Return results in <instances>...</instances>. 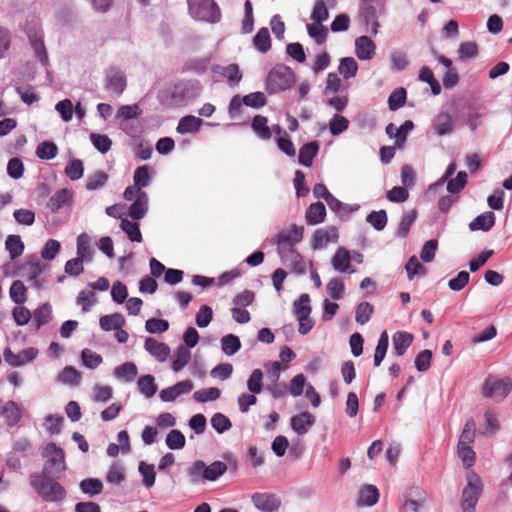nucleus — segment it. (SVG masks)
I'll list each match as a JSON object with an SVG mask.
<instances>
[{
    "mask_svg": "<svg viewBox=\"0 0 512 512\" xmlns=\"http://www.w3.org/2000/svg\"><path fill=\"white\" fill-rule=\"evenodd\" d=\"M512 389V382L509 378L496 379L493 376L486 378L482 394L496 402H500L507 397Z\"/></svg>",
    "mask_w": 512,
    "mask_h": 512,
    "instance_id": "nucleus-7",
    "label": "nucleus"
},
{
    "mask_svg": "<svg viewBox=\"0 0 512 512\" xmlns=\"http://www.w3.org/2000/svg\"><path fill=\"white\" fill-rule=\"evenodd\" d=\"M414 128V124L412 121H405L400 127H397L395 124L390 123L386 127V134L390 138L395 139V143L398 147H400L407 138V134Z\"/></svg>",
    "mask_w": 512,
    "mask_h": 512,
    "instance_id": "nucleus-21",
    "label": "nucleus"
},
{
    "mask_svg": "<svg viewBox=\"0 0 512 512\" xmlns=\"http://www.w3.org/2000/svg\"><path fill=\"white\" fill-rule=\"evenodd\" d=\"M326 208L322 202L311 204L306 210L305 220L308 225H317L324 221Z\"/></svg>",
    "mask_w": 512,
    "mask_h": 512,
    "instance_id": "nucleus-27",
    "label": "nucleus"
},
{
    "mask_svg": "<svg viewBox=\"0 0 512 512\" xmlns=\"http://www.w3.org/2000/svg\"><path fill=\"white\" fill-rule=\"evenodd\" d=\"M465 486L461 492L460 507L462 512H475L476 505L483 493L481 477L470 470L465 474Z\"/></svg>",
    "mask_w": 512,
    "mask_h": 512,
    "instance_id": "nucleus-2",
    "label": "nucleus"
},
{
    "mask_svg": "<svg viewBox=\"0 0 512 512\" xmlns=\"http://www.w3.org/2000/svg\"><path fill=\"white\" fill-rule=\"evenodd\" d=\"M191 353L189 349L180 345L175 351V359L172 362V369L175 372L182 370L190 361Z\"/></svg>",
    "mask_w": 512,
    "mask_h": 512,
    "instance_id": "nucleus-42",
    "label": "nucleus"
},
{
    "mask_svg": "<svg viewBox=\"0 0 512 512\" xmlns=\"http://www.w3.org/2000/svg\"><path fill=\"white\" fill-rule=\"evenodd\" d=\"M263 378V371L258 368L254 369L246 383L248 391L253 394H260L263 391Z\"/></svg>",
    "mask_w": 512,
    "mask_h": 512,
    "instance_id": "nucleus-43",
    "label": "nucleus"
},
{
    "mask_svg": "<svg viewBox=\"0 0 512 512\" xmlns=\"http://www.w3.org/2000/svg\"><path fill=\"white\" fill-rule=\"evenodd\" d=\"M380 492L375 485L365 484L359 489L358 506L372 507L379 501Z\"/></svg>",
    "mask_w": 512,
    "mask_h": 512,
    "instance_id": "nucleus-20",
    "label": "nucleus"
},
{
    "mask_svg": "<svg viewBox=\"0 0 512 512\" xmlns=\"http://www.w3.org/2000/svg\"><path fill=\"white\" fill-rule=\"evenodd\" d=\"M52 477L50 475L33 473L30 475V485L44 501H62L66 497V490Z\"/></svg>",
    "mask_w": 512,
    "mask_h": 512,
    "instance_id": "nucleus-1",
    "label": "nucleus"
},
{
    "mask_svg": "<svg viewBox=\"0 0 512 512\" xmlns=\"http://www.w3.org/2000/svg\"><path fill=\"white\" fill-rule=\"evenodd\" d=\"M148 201L147 193L139 192V196L129 207V216L135 221L144 218L148 212Z\"/></svg>",
    "mask_w": 512,
    "mask_h": 512,
    "instance_id": "nucleus-24",
    "label": "nucleus"
},
{
    "mask_svg": "<svg viewBox=\"0 0 512 512\" xmlns=\"http://www.w3.org/2000/svg\"><path fill=\"white\" fill-rule=\"evenodd\" d=\"M80 490L90 497L100 494L103 490V483L97 478H86L79 484Z\"/></svg>",
    "mask_w": 512,
    "mask_h": 512,
    "instance_id": "nucleus-41",
    "label": "nucleus"
},
{
    "mask_svg": "<svg viewBox=\"0 0 512 512\" xmlns=\"http://www.w3.org/2000/svg\"><path fill=\"white\" fill-rule=\"evenodd\" d=\"M133 181L138 190L148 187L151 182V168L148 165L136 168L133 175Z\"/></svg>",
    "mask_w": 512,
    "mask_h": 512,
    "instance_id": "nucleus-35",
    "label": "nucleus"
},
{
    "mask_svg": "<svg viewBox=\"0 0 512 512\" xmlns=\"http://www.w3.org/2000/svg\"><path fill=\"white\" fill-rule=\"evenodd\" d=\"M144 348L159 362H164L170 355V347L152 337H148L145 340Z\"/></svg>",
    "mask_w": 512,
    "mask_h": 512,
    "instance_id": "nucleus-18",
    "label": "nucleus"
},
{
    "mask_svg": "<svg viewBox=\"0 0 512 512\" xmlns=\"http://www.w3.org/2000/svg\"><path fill=\"white\" fill-rule=\"evenodd\" d=\"M25 33L28 37L29 43L39 59L41 64L45 67L49 64L48 54L43 41V31L38 23L28 24Z\"/></svg>",
    "mask_w": 512,
    "mask_h": 512,
    "instance_id": "nucleus-8",
    "label": "nucleus"
},
{
    "mask_svg": "<svg viewBox=\"0 0 512 512\" xmlns=\"http://www.w3.org/2000/svg\"><path fill=\"white\" fill-rule=\"evenodd\" d=\"M81 360L85 367L95 369L102 363V356L88 348L81 352Z\"/></svg>",
    "mask_w": 512,
    "mask_h": 512,
    "instance_id": "nucleus-61",
    "label": "nucleus"
},
{
    "mask_svg": "<svg viewBox=\"0 0 512 512\" xmlns=\"http://www.w3.org/2000/svg\"><path fill=\"white\" fill-rule=\"evenodd\" d=\"M210 423L212 428L219 434L228 431L232 427L230 419L220 412L215 413L211 417Z\"/></svg>",
    "mask_w": 512,
    "mask_h": 512,
    "instance_id": "nucleus-59",
    "label": "nucleus"
},
{
    "mask_svg": "<svg viewBox=\"0 0 512 512\" xmlns=\"http://www.w3.org/2000/svg\"><path fill=\"white\" fill-rule=\"evenodd\" d=\"M43 457L47 458L43 470L40 474L55 476L65 471V455L62 448L55 443H48L42 452Z\"/></svg>",
    "mask_w": 512,
    "mask_h": 512,
    "instance_id": "nucleus-5",
    "label": "nucleus"
},
{
    "mask_svg": "<svg viewBox=\"0 0 512 512\" xmlns=\"http://www.w3.org/2000/svg\"><path fill=\"white\" fill-rule=\"evenodd\" d=\"M205 463L202 460L194 461L187 469V474L191 484H199L205 480Z\"/></svg>",
    "mask_w": 512,
    "mask_h": 512,
    "instance_id": "nucleus-39",
    "label": "nucleus"
},
{
    "mask_svg": "<svg viewBox=\"0 0 512 512\" xmlns=\"http://www.w3.org/2000/svg\"><path fill=\"white\" fill-rule=\"evenodd\" d=\"M355 54L360 60H371L376 55V45L368 36H360L355 40Z\"/></svg>",
    "mask_w": 512,
    "mask_h": 512,
    "instance_id": "nucleus-16",
    "label": "nucleus"
},
{
    "mask_svg": "<svg viewBox=\"0 0 512 512\" xmlns=\"http://www.w3.org/2000/svg\"><path fill=\"white\" fill-rule=\"evenodd\" d=\"M389 346V337L386 331H383L379 337L375 353L374 365L379 366L385 358Z\"/></svg>",
    "mask_w": 512,
    "mask_h": 512,
    "instance_id": "nucleus-48",
    "label": "nucleus"
},
{
    "mask_svg": "<svg viewBox=\"0 0 512 512\" xmlns=\"http://www.w3.org/2000/svg\"><path fill=\"white\" fill-rule=\"evenodd\" d=\"M51 319L52 308L48 303L41 305L33 313V320L36 325V330L49 323Z\"/></svg>",
    "mask_w": 512,
    "mask_h": 512,
    "instance_id": "nucleus-37",
    "label": "nucleus"
},
{
    "mask_svg": "<svg viewBox=\"0 0 512 512\" xmlns=\"http://www.w3.org/2000/svg\"><path fill=\"white\" fill-rule=\"evenodd\" d=\"M58 381L66 384L77 386L81 382V374L72 366H66L58 375Z\"/></svg>",
    "mask_w": 512,
    "mask_h": 512,
    "instance_id": "nucleus-40",
    "label": "nucleus"
},
{
    "mask_svg": "<svg viewBox=\"0 0 512 512\" xmlns=\"http://www.w3.org/2000/svg\"><path fill=\"white\" fill-rule=\"evenodd\" d=\"M295 82L294 72L285 65H276L266 79V90L270 94L279 93L290 88Z\"/></svg>",
    "mask_w": 512,
    "mask_h": 512,
    "instance_id": "nucleus-3",
    "label": "nucleus"
},
{
    "mask_svg": "<svg viewBox=\"0 0 512 512\" xmlns=\"http://www.w3.org/2000/svg\"><path fill=\"white\" fill-rule=\"evenodd\" d=\"M475 439V421L468 419L459 437L458 446H471Z\"/></svg>",
    "mask_w": 512,
    "mask_h": 512,
    "instance_id": "nucleus-52",
    "label": "nucleus"
},
{
    "mask_svg": "<svg viewBox=\"0 0 512 512\" xmlns=\"http://www.w3.org/2000/svg\"><path fill=\"white\" fill-rule=\"evenodd\" d=\"M267 123L268 119L262 115H256L252 120V129L262 140H269L271 138V130Z\"/></svg>",
    "mask_w": 512,
    "mask_h": 512,
    "instance_id": "nucleus-36",
    "label": "nucleus"
},
{
    "mask_svg": "<svg viewBox=\"0 0 512 512\" xmlns=\"http://www.w3.org/2000/svg\"><path fill=\"white\" fill-rule=\"evenodd\" d=\"M138 471L143 478V484L147 488H150L155 484L156 473L154 465L141 461L138 466Z\"/></svg>",
    "mask_w": 512,
    "mask_h": 512,
    "instance_id": "nucleus-58",
    "label": "nucleus"
},
{
    "mask_svg": "<svg viewBox=\"0 0 512 512\" xmlns=\"http://www.w3.org/2000/svg\"><path fill=\"white\" fill-rule=\"evenodd\" d=\"M392 341L395 353L402 356L411 345L413 336L408 332L398 331L393 335Z\"/></svg>",
    "mask_w": 512,
    "mask_h": 512,
    "instance_id": "nucleus-32",
    "label": "nucleus"
},
{
    "mask_svg": "<svg viewBox=\"0 0 512 512\" xmlns=\"http://www.w3.org/2000/svg\"><path fill=\"white\" fill-rule=\"evenodd\" d=\"M495 219V214L493 212H484L469 223V229L471 231L481 230L487 232L495 225Z\"/></svg>",
    "mask_w": 512,
    "mask_h": 512,
    "instance_id": "nucleus-26",
    "label": "nucleus"
},
{
    "mask_svg": "<svg viewBox=\"0 0 512 512\" xmlns=\"http://www.w3.org/2000/svg\"><path fill=\"white\" fill-rule=\"evenodd\" d=\"M336 0H317L311 13V20L315 23H323L329 17L327 6L334 7Z\"/></svg>",
    "mask_w": 512,
    "mask_h": 512,
    "instance_id": "nucleus-29",
    "label": "nucleus"
},
{
    "mask_svg": "<svg viewBox=\"0 0 512 512\" xmlns=\"http://www.w3.org/2000/svg\"><path fill=\"white\" fill-rule=\"evenodd\" d=\"M282 263L290 268L294 273L303 275L306 273V263L300 253L296 250H288L277 253Z\"/></svg>",
    "mask_w": 512,
    "mask_h": 512,
    "instance_id": "nucleus-13",
    "label": "nucleus"
},
{
    "mask_svg": "<svg viewBox=\"0 0 512 512\" xmlns=\"http://www.w3.org/2000/svg\"><path fill=\"white\" fill-rule=\"evenodd\" d=\"M221 395V392L216 387L204 388L194 392L193 399L198 403H205L208 401H215Z\"/></svg>",
    "mask_w": 512,
    "mask_h": 512,
    "instance_id": "nucleus-54",
    "label": "nucleus"
},
{
    "mask_svg": "<svg viewBox=\"0 0 512 512\" xmlns=\"http://www.w3.org/2000/svg\"><path fill=\"white\" fill-rule=\"evenodd\" d=\"M241 348L239 338L233 334H228L221 339L222 352L227 356H232L237 353Z\"/></svg>",
    "mask_w": 512,
    "mask_h": 512,
    "instance_id": "nucleus-44",
    "label": "nucleus"
},
{
    "mask_svg": "<svg viewBox=\"0 0 512 512\" xmlns=\"http://www.w3.org/2000/svg\"><path fill=\"white\" fill-rule=\"evenodd\" d=\"M73 200V191L67 188L57 190L48 200L47 207L56 212L61 208L71 205Z\"/></svg>",
    "mask_w": 512,
    "mask_h": 512,
    "instance_id": "nucleus-19",
    "label": "nucleus"
},
{
    "mask_svg": "<svg viewBox=\"0 0 512 512\" xmlns=\"http://www.w3.org/2000/svg\"><path fill=\"white\" fill-rule=\"evenodd\" d=\"M253 41L257 50L262 53H266L271 48V39L267 28L259 29Z\"/></svg>",
    "mask_w": 512,
    "mask_h": 512,
    "instance_id": "nucleus-60",
    "label": "nucleus"
},
{
    "mask_svg": "<svg viewBox=\"0 0 512 512\" xmlns=\"http://www.w3.org/2000/svg\"><path fill=\"white\" fill-rule=\"evenodd\" d=\"M105 87L110 93L119 96L126 88V79L121 72L111 71L107 74Z\"/></svg>",
    "mask_w": 512,
    "mask_h": 512,
    "instance_id": "nucleus-25",
    "label": "nucleus"
},
{
    "mask_svg": "<svg viewBox=\"0 0 512 512\" xmlns=\"http://www.w3.org/2000/svg\"><path fill=\"white\" fill-rule=\"evenodd\" d=\"M252 502L262 512H275L281 505L279 497L270 493H254L252 495Z\"/></svg>",
    "mask_w": 512,
    "mask_h": 512,
    "instance_id": "nucleus-14",
    "label": "nucleus"
},
{
    "mask_svg": "<svg viewBox=\"0 0 512 512\" xmlns=\"http://www.w3.org/2000/svg\"><path fill=\"white\" fill-rule=\"evenodd\" d=\"M9 295H10L11 300L14 303H16L18 305L25 303L27 298H26V287H25L24 283L20 280L14 281L10 287Z\"/></svg>",
    "mask_w": 512,
    "mask_h": 512,
    "instance_id": "nucleus-53",
    "label": "nucleus"
},
{
    "mask_svg": "<svg viewBox=\"0 0 512 512\" xmlns=\"http://www.w3.org/2000/svg\"><path fill=\"white\" fill-rule=\"evenodd\" d=\"M304 227L291 225L288 230L281 231L276 237L277 253L295 249V245L302 241Z\"/></svg>",
    "mask_w": 512,
    "mask_h": 512,
    "instance_id": "nucleus-9",
    "label": "nucleus"
},
{
    "mask_svg": "<svg viewBox=\"0 0 512 512\" xmlns=\"http://www.w3.org/2000/svg\"><path fill=\"white\" fill-rule=\"evenodd\" d=\"M202 124V119L193 115H187L180 119L176 130L180 134L194 133L199 131Z\"/></svg>",
    "mask_w": 512,
    "mask_h": 512,
    "instance_id": "nucleus-30",
    "label": "nucleus"
},
{
    "mask_svg": "<svg viewBox=\"0 0 512 512\" xmlns=\"http://www.w3.org/2000/svg\"><path fill=\"white\" fill-rule=\"evenodd\" d=\"M5 247L12 260L19 257L24 251V244L19 235H9L5 241Z\"/></svg>",
    "mask_w": 512,
    "mask_h": 512,
    "instance_id": "nucleus-45",
    "label": "nucleus"
},
{
    "mask_svg": "<svg viewBox=\"0 0 512 512\" xmlns=\"http://www.w3.org/2000/svg\"><path fill=\"white\" fill-rule=\"evenodd\" d=\"M366 221L377 231H382L387 225V213L385 210L372 211L366 217Z\"/></svg>",
    "mask_w": 512,
    "mask_h": 512,
    "instance_id": "nucleus-55",
    "label": "nucleus"
},
{
    "mask_svg": "<svg viewBox=\"0 0 512 512\" xmlns=\"http://www.w3.org/2000/svg\"><path fill=\"white\" fill-rule=\"evenodd\" d=\"M417 217L416 210H411L402 215L401 220L397 229V236L400 238H405L410 230V227L414 223Z\"/></svg>",
    "mask_w": 512,
    "mask_h": 512,
    "instance_id": "nucleus-51",
    "label": "nucleus"
},
{
    "mask_svg": "<svg viewBox=\"0 0 512 512\" xmlns=\"http://www.w3.org/2000/svg\"><path fill=\"white\" fill-rule=\"evenodd\" d=\"M348 127L349 120L340 114H334L329 121V130L330 133L334 136L340 135L346 131Z\"/></svg>",
    "mask_w": 512,
    "mask_h": 512,
    "instance_id": "nucleus-57",
    "label": "nucleus"
},
{
    "mask_svg": "<svg viewBox=\"0 0 512 512\" xmlns=\"http://www.w3.org/2000/svg\"><path fill=\"white\" fill-rule=\"evenodd\" d=\"M120 227L132 242H142V234L137 222H131L126 218H121Z\"/></svg>",
    "mask_w": 512,
    "mask_h": 512,
    "instance_id": "nucleus-46",
    "label": "nucleus"
},
{
    "mask_svg": "<svg viewBox=\"0 0 512 512\" xmlns=\"http://www.w3.org/2000/svg\"><path fill=\"white\" fill-rule=\"evenodd\" d=\"M38 355V350L34 347L26 348L18 354L12 352L10 348H5L3 352L4 360L11 367H20L32 362Z\"/></svg>",
    "mask_w": 512,
    "mask_h": 512,
    "instance_id": "nucleus-10",
    "label": "nucleus"
},
{
    "mask_svg": "<svg viewBox=\"0 0 512 512\" xmlns=\"http://www.w3.org/2000/svg\"><path fill=\"white\" fill-rule=\"evenodd\" d=\"M211 70L213 73L226 78L231 86L237 85L242 79V73L237 64H229L227 66L216 64L212 66Z\"/></svg>",
    "mask_w": 512,
    "mask_h": 512,
    "instance_id": "nucleus-23",
    "label": "nucleus"
},
{
    "mask_svg": "<svg viewBox=\"0 0 512 512\" xmlns=\"http://www.w3.org/2000/svg\"><path fill=\"white\" fill-rule=\"evenodd\" d=\"M137 373V366L133 362H125L115 367L113 370L115 378L125 382H132L137 376Z\"/></svg>",
    "mask_w": 512,
    "mask_h": 512,
    "instance_id": "nucleus-31",
    "label": "nucleus"
},
{
    "mask_svg": "<svg viewBox=\"0 0 512 512\" xmlns=\"http://www.w3.org/2000/svg\"><path fill=\"white\" fill-rule=\"evenodd\" d=\"M403 503L399 512H425L428 495L419 486H411L402 495Z\"/></svg>",
    "mask_w": 512,
    "mask_h": 512,
    "instance_id": "nucleus-6",
    "label": "nucleus"
},
{
    "mask_svg": "<svg viewBox=\"0 0 512 512\" xmlns=\"http://www.w3.org/2000/svg\"><path fill=\"white\" fill-rule=\"evenodd\" d=\"M145 329L151 334H162L169 329V322L164 319L150 318L145 323Z\"/></svg>",
    "mask_w": 512,
    "mask_h": 512,
    "instance_id": "nucleus-64",
    "label": "nucleus"
},
{
    "mask_svg": "<svg viewBox=\"0 0 512 512\" xmlns=\"http://www.w3.org/2000/svg\"><path fill=\"white\" fill-rule=\"evenodd\" d=\"M315 416L309 412H301L290 420L292 430L298 435H305L315 424Z\"/></svg>",
    "mask_w": 512,
    "mask_h": 512,
    "instance_id": "nucleus-17",
    "label": "nucleus"
},
{
    "mask_svg": "<svg viewBox=\"0 0 512 512\" xmlns=\"http://www.w3.org/2000/svg\"><path fill=\"white\" fill-rule=\"evenodd\" d=\"M58 147L53 142L45 141L40 143L36 149V155L42 160H50L57 156Z\"/></svg>",
    "mask_w": 512,
    "mask_h": 512,
    "instance_id": "nucleus-56",
    "label": "nucleus"
},
{
    "mask_svg": "<svg viewBox=\"0 0 512 512\" xmlns=\"http://www.w3.org/2000/svg\"><path fill=\"white\" fill-rule=\"evenodd\" d=\"M338 70L345 79H349L356 75L358 64L353 57H345L340 60Z\"/></svg>",
    "mask_w": 512,
    "mask_h": 512,
    "instance_id": "nucleus-49",
    "label": "nucleus"
},
{
    "mask_svg": "<svg viewBox=\"0 0 512 512\" xmlns=\"http://www.w3.org/2000/svg\"><path fill=\"white\" fill-rule=\"evenodd\" d=\"M431 129L438 136L449 135L454 130L452 117L447 112L438 113L432 120Z\"/></svg>",
    "mask_w": 512,
    "mask_h": 512,
    "instance_id": "nucleus-15",
    "label": "nucleus"
},
{
    "mask_svg": "<svg viewBox=\"0 0 512 512\" xmlns=\"http://www.w3.org/2000/svg\"><path fill=\"white\" fill-rule=\"evenodd\" d=\"M318 151L319 143L317 141H312L303 145L299 151L298 162L305 167H311L313 159L317 155Z\"/></svg>",
    "mask_w": 512,
    "mask_h": 512,
    "instance_id": "nucleus-28",
    "label": "nucleus"
},
{
    "mask_svg": "<svg viewBox=\"0 0 512 512\" xmlns=\"http://www.w3.org/2000/svg\"><path fill=\"white\" fill-rule=\"evenodd\" d=\"M165 442L172 450L182 449L185 446V436L181 431L174 429L167 434Z\"/></svg>",
    "mask_w": 512,
    "mask_h": 512,
    "instance_id": "nucleus-62",
    "label": "nucleus"
},
{
    "mask_svg": "<svg viewBox=\"0 0 512 512\" xmlns=\"http://www.w3.org/2000/svg\"><path fill=\"white\" fill-rule=\"evenodd\" d=\"M192 18L209 23H218L221 11L214 0H187Z\"/></svg>",
    "mask_w": 512,
    "mask_h": 512,
    "instance_id": "nucleus-4",
    "label": "nucleus"
},
{
    "mask_svg": "<svg viewBox=\"0 0 512 512\" xmlns=\"http://www.w3.org/2000/svg\"><path fill=\"white\" fill-rule=\"evenodd\" d=\"M308 35L315 41L316 44L321 45L325 43L328 30L322 23H311L306 26Z\"/></svg>",
    "mask_w": 512,
    "mask_h": 512,
    "instance_id": "nucleus-47",
    "label": "nucleus"
},
{
    "mask_svg": "<svg viewBox=\"0 0 512 512\" xmlns=\"http://www.w3.org/2000/svg\"><path fill=\"white\" fill-rule=\"evenodd\" d=\"M1 415L4 417L7 426L14 427L22 418V409L17 402L10 400L3 405Z\"/></svg>",
    "mask_w": 512,
    "mask_h": 512,
    "instance_id": "nucleus-22",
    "label": "nucleus"
},
{
    "mask_svg": "<svg viewBox=\"0 0 512 512\" xmlns=\"http://www.w3.org/2000/svg\"><path fill=\"white\" fill-rule=\"evenodd\" d=\"M338 238V230L334 226L317 229L312 238L311 248L313 250L323 249L329 243H336Z\"/></svg>",
    "mask_w": 512,
    "mask_h": 512,
    "instance_id": "nucleus-11",
    "label": "nucleus"
},
{
    "mask_svg": "<svg viewBox=\"0 0 512 512\" xmlns=\"http://www.w3.org/2000/svg\"><path fill=\"white\" fill-rule=\"evenodd\" d=\"M92 249L90 245V237L86 233H81L77 237V257H80L86 261L92 259Z\"/></svg>",
    "mask_w": 512,
    "mask_h": 512,
    "instance_id": "nucleus-38",
    "label": "nucleus"
},
{
    "mask_svg": "<svg viewBox=\"0 0 512 512\" xmlns=\"http://www.w3.org/2000/svg\"><path fill=\"white\" fill-rule=\"evenodd\" d=\"M205 480L216 481L227 471L226 463L222 461H214L210 465H205Z\"/></svg>",
    "mask_w": 512,
    "mask_h": 512,
    "instance_id": "nucleus-50",
    "label": "nucleus"
},
{
    "mask_svg": "<svg viewBox=\"0 0 512 512\" xmlns=\"http://www.w3.org/2000/svg\"><path fill=\"white\" fill-rule=\"evenodd\" d=\"M108 180V175L103 171H96L89 175L86 181V189L93 191L103 187Z\"/></svg>",
    "mask_w": 512,
    "mask_h": 512,
    "instance_id": "nucleus-63",
    "label": "nucleus"
},
{
    "mask_svg": "<svg viewBox=\"0 0 512 512\" xmlns=\"http://www.w3.org/2000/svg\"><path fill=\"white\" fill-rule=\"evenodd\" d=\"M139 392L146 398H151L157 392V385L154 376L148 374L141 376L137 381Z\"/></svg>",
    "mask_w": 512,
    "mask_h": 512,
    "instance_id": "nucleus-34",
    "label": "nucleus"
},
{
    "mask_svg": "<svg viewBox=\"0 0 512 512\" xmlns=\"http://www.w3.org/2000/svg\"><path fill=\"white\" fill-rule=\"evenodd\" d=\"M99 324L102 330L111 331L122 328L125 325V319L120 313L104 315L100 318Z\"/></svg>",
    "mask_w": 512,
    "mask_h": 512,
    "instance_id": "nucleus-33",
    "label": "nucleus"
},
{
    "mask_svg": "<svg viewBox=\"0 0 512 512\" xmlns=\"http://www.w3.org/2000/svg\"><path fill=\"white\" fill-rule=\"evenodd\" d=\"M352 255L344 247H338L331 259V265L339 273L353 274L356 269L351 265Z\"/></svg>",
    "mask_w": 512,
    "mask_h": 512,
    "instance_id": "nucleus-12",
    "label": "nucleus"
}]
</instances>
